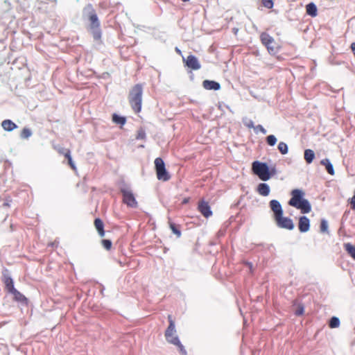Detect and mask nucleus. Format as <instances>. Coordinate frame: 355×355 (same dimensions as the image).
<instances>
[{
  "label": "nucleus",
  "instance_id": "21",
  "mask_svg": "<svg viewBox=\"0 0 355 355\" xmlns=\"http://www.w3.org/2000/svg\"><path fill=\"white\" fill-rule=\"evenodd\" d=\"M304 157L306 162L308 164H311L315 157L314 152L311 149H306L304 150Z\"/></svg>",
  "mask_w": 355,
  "mask_h": 355
},
{
  "label": "nucleus",
  "instance_id": "4",
  "mask_svg": "<svg viewBox=\"0 0 355 355\" xmlns=\"http://www.w3.org/2000/svg\"><path fill=\"white\" fill-rule=\"evenodd\" d=\"M168 320L169 322L168 327H167L166 331H165V337L168 342H169L171 344H173L176 346H178L180 349V350L185 354V350L184 349L183 345L180 343L179 338L177 336H175V322L173 320V317L171 315H168Z\"/></svg>",
  "mask_w": 355,
  "mask_h": 355
},
{
  "label": "nucleus",
  "instance_id": "2",
  "mask_svg": "<svg viewBox=\"0 0 355 355\" xmlns=\"http://www.w3.org/2000/svg\"><path fill=\"white\" fill-rule=\"evenodd\" d=\"M291 198L288 201V205L297 209H300L302 214L309 213L311 210V206L309 202L304 198V193L300 189H293L291 191Z\"/></svg>",
  "mask_w": 355,
  "mask_h": 355
},
{
  "label": "nucleus",
  "instance_id": "28",
  "mask_svg": "<svg viewBox=\"0 0 355 355\" xmlns=\"http://www.w3.org/2000/svg\"><path fill=\"white\" fill-rule=\"evenodd\" d=\"M31 135H32L31 130L28 128H24L22 129V130L21 132L20 137L22 139H28V137H30L31 136Z\"/></svg>",
  "mask_w": 355,
  "mask_h": 355
},
{
  "label": "nucleus",
  "instance_id": "32",
  "mask_svg": "<svg viewBox=\"0 0 355 355\" xmlns=\"http://www.w3.org/2000/svg\"><path fill=\"white\" fill-rule=\"evenodd\" d=\"M320 228L321 232H322V233L327 232L328 224L326 220H322L321 221Z\"/></svg>",
  "mask_w": 355,
  "mask_h": 355
},
{
  "label": "nucleus",
  "instance_id": "38",
  "mask_svg": "<svg viewBox=\"0 0 355 355\" xmlns=\"http://www.w3.org/2000/svg\"><path fill=\"white\" fill-rule=\"evenodd\" d=\"M189 201V198H184V199L183 200L182 203H183V204H186V203H187Z\"/></svg>",
  "mask_w": 355,
  "mask_h": 355
},
{
  "label": "nucleus",
  "instance_id": "6",
  "mask_svg": "<svg viewBox=\"0 0 355 355\" xmlns=\"http://www.w3.org/2000/svg\"><path fill=\"white\" fill-rule=\"evenodd\" d=\"M252 171L263 181H267L270 178L269 168L266 163L254 162L252 163Z\"/></svg>",
  "mask_w": 355,
  "mask_h": 355
},
{
  "label": "nucleus",
  "instance_id": "3",
  "mask_svg": "<svg viewBox=\"0 0 355 355\" xmlns=\"http://www.w3.org/2000/svg\"><path fill=\"white\" fill-rule=\"evenodd\" d=\"M142 95L143 85L141 84L135 85L129 92L128 101L132 110L136 114L141 111Z\"/></svg>",
  "mask_w": 355,
  "mask_h": 355
},
{
  "label": "nucleus",
  "instance_id": "34",
  "mask_svg": "<svg viewBox=\"0 0 355 355\" xmlns=\"http://www.w3.org/2000/svg\"><path fill=\"white\" fill-rule=\"evenodd\" d=\"M254 129L255 132H257L259 130L263 135L266 134V130L261 125H257V126H254Z\"/></svg>",
  "mask_w": 355,
  "mask_h": 355
},
{
  "label": "nucleus",
  "instance_id": "26",
  "mask_svg": "<svg viewBox=\"0 0 355 355\" xmlns=\"http://www.w3.org/2000/svg\"><path fill=\"white\" fill-rule=\"evenodd\" d=\"M339 325H340V320L337 317H332L330 319L329 323V326L330 328H331V329L337 328L339 327Z\"/></svg>",
  "mask_w": 355,
  "mask_h": 355
},
{
  "label": "nucleus",
  "instance_id": "30",
  "mask_svg": "<svg viewBox=\"0 0 355 355\" xmlns=\"http://www.w3.org/2000/svg\"><path fill=\"white\" fill-rule=\"evenodd\" d=\"M101 244L103 246V248L107 250H110L112 248V244L110 240L103 239L101 241Z\"/></svg>",
  "mask_w": 355,
  "mask_h": 355
},
{
  "label": "nucleus",
  "instance_id": "35",
  "mask_svg": "<svg viewBox=\"0 0 355 355\" xmlns=\"http://www.w3.org/2000/svg\"><path fill=\"white\" fill-rule=\"evenodd\" d=\"M245 125L248 128H254V123L252 120L248 119L244 122Z\"/></svg>",
  "mask_w": 355,
  "mask_h": 355
},
{
  "label": "nucleus",
  "instance_id": "33",
  "mask_svg": "<svg viewBox=\"0 0 355 355\" xmlns=\"http://www.w3.org/2000/svg\"><path fill=\"white\" fill-rule=\"evenodd\" d=\"M136 138L137 139H144L146 138V132L144 130H143L142 128L139 129L137 131Z\"/></svg>",
  "mask_w": 355,
  "mask_h": 355
},
{
  "label": "nucleus",
  "instance_id": "36",
  "mask_svg": "<svg viewBox=\"0 0 355 355\" xmlns=\"http://www.w3.org/2000/svg\"><path fill=\"white\" fill-rule=\"evenodd\" d=\"M304 313V307L302 305H300L297 307V309L295 311L296 315H302Z\"/></svg>",
  "mask_w": 355,
  "mask_h": 355
},
{
  "label": "nucleus",
  "instance_id": "25",
  "mask_svg": "<svg viewBox=\"0 0 355 355\" xmlns=\"http://www.w3.org/2000/svg\"><path fill=\"white\" fill-rule=\"evenodd\" d=\"M112 121L115 123L124 125L126 122L125 118L123 116H118L116 114L112 115Z\"/></svg>",
  "mask_w": 355,
  "mask_h": 355
},
{
  "label": "nucleus",
  "instance_id": "1",
  "mask_svg": "<svg viewBox=\"0 0 355 355\" xmlns=\"http://www.w3.org/2000/svg\"><path fill=\"white\" fill-rule=\"evenodd\" d=\"M270 207L273 212L274 220L276 225L282 229L292 230L295 225L291 218L283 216V209L281 204L277 200H272L270 202Z\"/></svg>",
  "mask_w": 355,
  "mask_h": 355
},
{
  "label": "nucleus",
  "instance_id": "40",
  "mask_svg": "<svg viewBox=\"0 0 355 355\" xmlns=\"http://www.w3.org/2000/svg\"><path fill=\"white\" fill-rule=\"evenodd\" d=\"M182 1H184V2H188V1H189V0H182Z\"/></svg>",
  "mask_w": 355,
  "mask_h": 355
},
{
  "label": "nucleus",
  "instance_id": "5",
  "mask_svg": "<svg viewBox=\"0 0 355 355\" xmlns=\"http://www.w3.org/2000/svg\"><path fill=\"white\" fill-rule=\"evenodd\" d=\"M260 40L262 44L266 47L268 53L271 55L277 53L281 49V46L275 42L274 38L266 32L261 33Z\"/></svg>",
  "mask_w": 355,
  "mask_h": 355
},
{
  "label": "nucleus",
  "instance_id": "24",
  "mask_svg": "<svg viewBox=\"0 0 355 355\" xmlns=\"http://www.w3.org/2000/svg\"><path fill=\"white\" fill-rule=\"evenodd\" d=\"M169 227L171 231L177 236V237L181 236V231L180 230V226L175 224L172 221H168Z\"/></svg>",
  "mask_w": 355,
  "mask_h": 355
},
{
  "label": "nucleus",
  "instance_id": "9",
  "mask_svg": "<svg viewBox=\"0 0 355 355\" xmlns=\"http://www.w3.org/2000/svg\"><path fill=\"white\" fill-rule=\"evenodd\" d=\"M183 62L185 67L192 70H198L201 67V64L198 58L193 55H189L187 58H183Z\"/></svg>",
  "mask_w": 355,
  "mask_h": 355
},
{
  "label": "nucleus",
  "instance_id": "37",
  "mask_svg": "<svg viewBox=\"0 0 355 355\" xmlns=\"http://www.w3.org/2000/svg\"><path fill=\"white\" fill-rule=\"evenodd\" d=\"M65 150H66V149H64V148H60V149H59V150H58V153H59L60 154H62V155H64V153H65Z\"/></svg>",
  "mask_w": 355,
  "mask_h": 355
},
{
  "label": "nucleus",
  "instance_id": "13",
  "mask_svg": "<svg viewBox=\"0 0 355 355\" xmlns=\"http://www.w3.org/2000/svg\"><path fill=\"white\" fill-rule=\"evenodd\" d=\"M202 85L205 89L209 90H218L220 88V84L214 80H205L203 81Z\"/></svg>",
  "mask_w": 355,
  "mask_h": 355
},
{
  "label": "nucleus",
  "instance_id": "8",
  "mask_svg": "<svg viewBox=\"0 0 355 355\" xmlns=\"http://www.w3.org/2000/svg\"><path fill=\"white\" fill-rule=\"evenodd\" d=\"M123 202L130 207H137V202L131 191L122 189Z\"/></svg>",
  "mask_w": 355,
  "mask_h": 355
},
{
  "label": "nucleus",
  "instance_id": "15",
  "mask_svg": "<svg viewBox=\"0 0 355 355\" xmlns=\"http://www.w3.org/2000/svg\"><path fill=\"white\" fill-rule=\"evenodd\" d=\"M1 126L4 130L8 132L12 131L17 128V125L10 119L3 120L1 123Z\"/></svg>",
  "mask_w": 355,
  "mask_h": 355
},
{
  "label": "nucleus",
  "instance_id": "10",
  "mask_svg": "<svg viewBox=\"0 0 355 355\" xmlns=\"http://www.w3.org/2000/svg\"><path fill=\"white\" fill-rule=\"evenodd\" d=\"M87 8L90 11L89 12V20L90 21V27L92 29L98 28L100 26V22L98 21L97 15L95 10L93 9L92 5H88Z\"/></svg>",
  "mask_w": 355,
  "mask_h": 355
},
{
  "label": "nucleus",
  "instance_id": "14",
  "mask_svg": "<svg viewBox=\"0 0 355 355\" xmlns=\"http://www.w3.org/2000/svg\"><path fill=\"white\" fill-rule=\"evenodd\" d=\"M13 295V300L16 302H21L25 304H28V299L17 289L10 293Z\"/></svg>",
  "mask_w": 355,
  "mask_h": 355
},
{
  "label": "nucleus",
  "instance_id": "7",
  "mask_svg": "<svg viewBox=\"0 0 355 355\" xmlns=\"http://www.w3.org/2000/svg\"><path fill=\"white\" fill-rule=\"evenodd\" d=\"M154 162L157 179L164 182L168 181L171 176L166 170L163 159L157 157L155 159Z\"/></svg>",
  "mask_w": 355,
  "mask_h": 355
},
{
  "label": "nucleus",
  "instance_id": "18",
  "mask_svg": "<svg viewBox=\"0 0 355 355\" xmlns=\"http://www.w3.org/2000/svg\"><path fill=\"white\" fill-rule=\"evenodd\" d=\"M306 13L311 16L315 17L318 14V10L316 6L313 3H309L306 6Z\"/></svg>",
  "mask_w": 355,
  "mask_h": 355
},
{
  "label": "nucleus",
  "instance_id": "11",
  "mask_svg": "<svg viewBox=\"0 0 355 355\" xmlns=\"http://www.w3.org/2000/svg\"><path fill=\"white\" fill-rule=\"evenodd\" d=\"M198 210L205 218H209L212 215V211L209 203L204 200L199 201Z\"/></svg>",
  "mask_w": 355,
  "mask_h": 355
},
{
  "label": "nucleus",
  "instance_id": "27",
  "mask_svg": "<svg viewBox=\"0 0 355 355\" xmlns=\"http://www.w3.org/2000/svg\"><path fill=\"white\" fill-rule=\"evenodd\" d=\"M278 150L282 155H285L288 153V148L286 143L281 141L278 144Z\"/></svg>",
  "mask_w": 355,
  "mask_h": 355
},
{
  "label": "nucleus",
  "instance_id": "22",
  "mask_svg": "<svg viewBox=\"0 0 355 355\" xmlns=\"http://www.w3.org/2000/svg\"><path fill=\"white\" fill-rule=\"evenodd\" d=\"M64 156L67 159L68 164L71 168V169L73 170V171H76V166H75V164H74V163H73V162L72 160V158H71V151H70L69 149L65 150V153H64Z\"/></svg>",
  "mask_w": 355,
  "mask_h": 355
},
{
  "label": "nucleus",
  "instance_id": "12",
  "mask_svg": "<svg viewBox=\"0 0 355 355\" xmlns=\"http://www.w3.org/2000/svg\"><path fill=\"white\" fill-rule=\"evenodd\" d=\"M310 227V220L306 216H301L299 218L298 228L301 232H306Z\"/></svg>",
  "mask_w": 355,
  "mask_h": 355
},
{
  "label": "nucleus",
  "instance_id": "16",
  "mask_svg": "<svg viewBox=\"0 0 355 355\" xmlns=\"http://www.w3.org/2000/svg\"><path fill=\"white\" fill-rule=\"evenodd\" d=\"M95 228L96 229L99 236L103 237L105 236L104 224L101 219L96 218L94 222Z\"/></svg>",
  "mask_w": 355,
  "mask_h": 355
},
{
  "label": "nucleus",
  "instance_id": "29",
  "mask_svg": "<svg viewBox=\"0 0 355 355\" xmlns=\"http://www.w3.org/2000/svg\"><path fill=\"white\" fill-rule=\"evenodd\" d=\"M266 142L269 146H273L277 143V138L275 135H270L266 137Z\"/></svg>",
  "mask_w": 355,
  "mask_h": 355
},
{
  "label": "nucleus",
  "instance_id": "20",
  "mask_svg": "<svg viewBox=\"0 0 355 355\" xmlns=\"http://www.w3.org/2000/svg\"><path fill=\"white\" fill-rule=\"evenodd\" d=\"M320 164L322 166H325L328 173H329L331 175H334V169L333 165L331 164V162H329V160L328 159H324L321 160Z\"/></svg>",
  "mask_w": 355,
  "mask_h": 355
},
{
  "label": "nucleus",
  "instance_id": "19",
  "mask_svg": "<svg viewBox=\"0 0 355 355\" xmlns=\"http://www.w3.org/2000/svg\"><path fill=\"white\" fill-rule=\"evenodd\" d=\"M3 282H4V284H5V286H6V291L8 292V293H12L14 290H15L16 288H15L14 287V283H13V281L11 277H6L4 278V280H3Z\"/></svg>",
  "mask_w": 355,
  "mask_h": 355
},
{
  "label": "nucleus",
  "instance_id": "39",
  "mask_svg": "<svg viewBox=\"0 0 355 355\" xmlns=\"http://www.w3.org/2000/svg\"><path fill=\"white\" fill-rule=\"evenodd\" d=\"M175 51L178 53L181 54V51L180 49H178V48H176Z\"/></svg>",
  "mask_w": 355,
  "mask_h": 355
},
{
  "label": "nucleus",
  "instance_id": "23",
  "mask_svg": "<svg viewBox=\"0 0 355 355\" xmlns=\"http://www.w3.org/2000/svg\"><path fill=\"white\" fill-rule=\"evenodd\" d=\"M344 248L347 251V252L354 259H355V246L352 245L349 243L344 244Z\"/></svg>",
  "mask_w": 355,
  "mask_h": 355
},
{
  "label": "nucleus",
  "instance_id": "17",
  "mask_svg": "<svg viewBox=\"0 0 355 355\" xmlns=\"http://www.w3.org/2000/svg\"><path fill=\"white\" fill-rule=\"evenodd\" d=\"M257 191L260 195L263 196H267L270 193V187L266 183H260L258 185Z\"/></svg>",
  "mask_w": 355,
  "mask_h": 355
},
{
  "label": "nucleus",
  "instance_id": "31",
  "mask_svg": "<svg viewBox=\"0 0 355 355\" xmlns=\"http://www.w3.org/2000/svg\"><path fill=\"white\" fill-rule=\"evenodd\" d=\"M262 5L267 8H272L274 5L273 0H261Z\"/></svg>",
  "mask_w": 355,
  "mask_h": 355
}]
</instances>
